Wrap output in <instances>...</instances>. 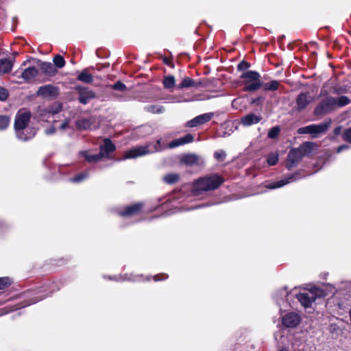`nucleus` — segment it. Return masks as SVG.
<instances>
[{"instance_id": "nucleus-1", "label": "nucleus", "mask_w": 351, "mask_h": 351, "mask_svg": "<svg viewBox=\"0 0 351 351\" xmlns=\"http://www.w3.org/2000/svg\"><path fill=\"white\" fill-rule=\"evenodd\" d=\"M194 136L191 134H187L184 136L173 140L169 144L162 142L158 139L155 144L149 143L143 146H137L127 151L125 154V159L136 158L155 152H161L165 149H173L178 146L183 145L193 142Z\"/></svg>"}, {"instance_id": "nucleus-2", "label": "nucleus", "mask_w": 351, "mask_h": 351, "mask_svg": "<svg viewBox=\"0 0 351 351\" xmlns=\"http://www.w3.org/2000/svg\"><path fill=\"white\" fill-rule=\"evenodd\" d=\"M319 95L324 98L318 102L314 109L313 114L317 117L328 114L351 103V100L347 96L335 97L330 95L327 86H322Z\"/></svg>"}, {"instance_id": "nucleus-3", "label": "nucleus", "mask_w": 351, "mask_h": 351, "mask_svg": "<svg viewBox=\"0 0 351 351\" xmlns=\"http://www.w3.org/2000/svg\"><path fill=\"white\" fill-rule=\"evenodd\" d=\"M223 182V179L218 174L203 176L194 180L191 193L194 197H202L206 193L218 189Z\"/></svg>"}, {"instance_id": "nucleus-4", "label": "nucleus", "mask_w": 351, "mask_h": 351, "mask_svg": "<svg viewBox=\"0 0 351 351\" xmlns=\"http://www.w3.org/2000/svg\"><path fill=\"white\" fill-rule=\"evenodd\" d=\"M55 287L54 284H50L49 285H46L43 287H40L36 290H34L33 291H29L25 293V295L27 298H28L27 300H25L23 304H19L15 306H13L12 307H10L9 309H7L8 307H6L5 308L1 309L2 311L1 315L6 314L10 311H14L17 309H20L21 308H24L25 306H27L29 305H31L32 304H35L37 302L42 300L45 297L49 295L51 293H52L55 289L53 288Z\"/></svg>"}, {"instance_id": "nucleus-5", "label": "nucleus", "mask_w": 351, "mask_h": 351, "mask_svg": "<svg viewBox=\"0 0 351 351\" xmlns=\"http://www.w3.org/2000/svg\"><path fill=\"white\" fill-rule=\"evenodd\" d=\"M313 147V143L305 142L298 148L291 149L287 156V168L289 170H291L293 167H296L304 156L311 154Z\"/></svg>"}, {"instance_id": "nucleus-6", "label": "nucleus", "mask_w": 351, "mask_h": 351, "mask_svg": "<svg viewBox=\"0 0 351 351\" xmlns=\"http://www.w3.org/2000/svg\"><path fill=\"white\" fill-rule=\"evenodd\" d=\"M240 78L243 80V90L252 92L258 90L262 87V82L261 80V75L255 71H248L243 72Z\"/></svg>"}, {"instance_id": "nucleus-7", "label": "nucleus", "mask_w": 351, "mask_h": 351, "mask_svg": "<svg viewBox=\"0 0 351 351\" xmlns=\"http://www.w3.org/2000/svg\"><path fill=\"white\" fill-rule=\"evenodd\" d=\"M322 291L318 288H313L307 291L300 293L296 295V298L304 308L311 306V304L315 302L316 299L321 297Z\"/></svg>"}, {"instance_id": "nucleus-8", "label": "nucleus", "mask_w": 351, "mask_h": 351, "mask_svg": "<svg viewBox=\"0 0 351 351\" xmlns=\"http://www.w3.org/2000/svg\"><path fill=\"white\" fill-rule=\"evenodd\" d=\"M31 117V113L29 111L19 112L15 117L14 120V130L16 135H19L22 137L21 129H25L29 128L27 126Z\"/></svg>"}, {"instance_id": "nucleus-9", "label": "nucleus", "mask_w": 351, "mask_h": 351, "mask_svg": "<svg viewBox=\"0 0 351 351\" xmlns=\"http://www.w3.org/2000/svg\"><path fill=\"white\" fill-rule=\"evenodd\" d=\"M38 73L35 66H29L26 69H19L14 72L13 75L23 82H29L34 79Z\"/></svg>"}, {"instance_id": "nucleus-10", "label": "nucleus", "mask_w": 351, "mask_h": 351, "mask_svg": "<svg viewBox=\"0 0 351 351\" xmlns=\"http://www.w3.org/2000/svg\"><path fill=\"white\" fill-rule=\"evenodd\" d=\"M180 162L189 167L202 166L204 164V160L196 154L190 153L183 155Z\"/></svg>"}, {"instance_id": "nucleus-11", "label": "nucleus", "mask_w": 351, "mask_h": 351, "mask_svg": "<svg viewBox=\"0 0 351 351\" xmlns=\"http://www.w3.org/2000/svg\"><path fill=\"white\" fill-rule=\"evenodd\" d=\"M75 90L79 94L78 100L82 104H86L90 100L96 97L95 93L87 87L77 86Z\"/></svg>"}, {"instance_id": "nucleus-12", "label": "nucleus", "mask_w": 351, "mask_h": 351, "mask_svg": "<svg viewBox=\"0 0 351 351\" xmlns=\"http://www.w3.org/2000/svg\"><path fill=\"white\" fill-rule=\"evenodd\" d=\"M299 173H295L288 176L285 177L283 179L272 182L265 183V187L269 189H275L280 188L286 184H288L292 182L296 181L299 179Z\"/></svg>"}, {"instance_id": "nucleus-13", "label": "nucleus", "mask_w": 351, "mask_h": 351, "mask_svg": "<svg viewBox=\"0 0 351 351\" xmlns=\"http://www.w3.org/2000/svg\"><path fill=\"white\" fill-rule=\"evenodd\" d=\"M300 322L301 317L297 313H288L282 317V325L286 328H295Z\"/></svg>"}, {"instance_id": "nucleus-14", "label": "nucleus", "mask_w": 351, "mask_h": 351, "mask_svg": "<svg viewBox=\"0 0 351 351\" xmlns=\"http://www.w3.org/2000/svg\"><path fill=\"white\" fill-rule=\"evenodd\" d=\"M59 89L58 87L51 85H45L39 87L36 94L38 96H41L44 98H55L58 96Z\"/></svg>"}, {"instance_id": "nucleus-15", "label": "nucleus", "mask_w": 351, "mask_h": 351, "mask_svg": "<svg viewBox=\"0 0 351 351\" xmlns=\"http://www.w3.org/2000/svg\"><path fill=\"white\" fill-rule=\"evenodd\" d=\"M324 86H328V92L330 93V95H334L338 97L344 96L343 95L348 93L350 90V87L344 84H338L330 86L326 84Z\"/></svg>"}, {"instance_id": "nucleus-16", "label": "nucleus", "mask_w": 351, "mask_h": 351, "mask_svg": "<svg viewBox=\"0 0 351 351\" xmlns=\"http://www.w3.org/2000/svg\"><path fill=\"white\" fill-rule=\"evenodd\" d=\"M75 125L79 130H95L97 128L93 118H82L75 122Z\"/></svg>"}, {"instance_id": "nucleus-17", "label": "nucleus", "mask_w": 351, "mask_h": 351, "mask_svg": "<svg viewBox=\"0 0 351 351\" xmlns=\"http://www.w3.org/2000/svg\"><path fill=\"white\" fill-rule=\"evenodd\" d=\"M143 204L141 203L134 204L125 207L123 210H120L118 213L123 217H128L138 214L142 209Z\"/></svg>"}, {"instance_id": "nucleus-18", "label": "nucleus", "mask_w": 351, "mask_h": 351, "mask_svg": "<svg viewBox=\"0 0 351 351\" xmlns=\"http://www.w3.org/2000/svg\"><path fill=\"white\" fill-rule=\"evenodd\" d=\"M312 97L308 93H301L296 99V108L301 111L306 108L307 106L312 101Z\"/></svg>"}, {"instance_id": "nucleus-19", "label": "nucleus", "mask_w": 351, "mask_h": 351, "mask_svg": "<svg viewBox=\"0 0 351 351\" xmlns=\"http://www.w3.org/2000/svg\"><path fill=\"white\" fill-rule=\"evenodd\" d=\"M262 119L261 115H256L254 113H250L241 119V123L245 127H248L259 123Z\"/></svg>"}, {"instance_id": "nucleus-20", "label": "nucleus", "mask_w": 351, "mask_h": 351, "mask_svg": "<svg viewBox=\"0 0 351 351\" xmlns=\"http://www.w3.org/2000/svg\"><path fill=\"white\" fill-rule=\"evenodd\" d=\"M115 150V145L109 138H105L104 143L100 145L99 154L102 158L108 157V154Z\"/></svg>"}, {"instance_id": "nucleus-21", "label": "nucleus", "mask_w": 351, "mask_h": 351, "mask_svg": "<svg viewBox=\"0 0 351 351\" xmlns=\"http://www.w3.org/2000/svg\"><path fill=\"white\" fill-rule=\"evenodd\" d=\"M40 69L45 75L51 77L55 75L58 72L54 65L51 62H42L40 64Z\"/></svg>"}, {"instance_id": "nucleus-22", "label": "nucleus", "mask_w": 351, "mask_h": 351, "mask_svg": "<svg viewBox=\"0 0 351 351\" xmlns=\"http://www.w3.org/2000/svg\"><path fill=\"white\" fill-rule=\"evenodd\" d=\"M201 82L194 81L193 79L186 77L183 79L182 82L178 86V89H182L184 88H191V87H199L202 86Z\"/></svg>"}, {"instance_id": "nucleus-23", "label": "nucleus", "mask_w": 351, "mask_h": 351, "mask_svg": "<svg viewBox=\"0 0 351 351\" xmlns=\"http://www.w3.org/2000/svg\"><path fill=\"white\" fill-rule=\"evenodd\" d=\"M57 112V110H53L51 108H39L38 110V117L41 121H47L49 118Z\"/></svg>"}, {"instance_id": "nucleus-24", "label": "nucleus", "mask_w": 351, "mask_h": 351, "mask_svg": "<svg viewBox=\"0 0 351 351\" xmlns=\"http://www.w3.org/2000/svg\"><path fill=\"white\" fill-rule=\"evenodd\" d=\"M22 130V137H20L19 135H16V138L20 141H27L32 139L36 133V130L34 128H26L25 129H21Z\"/></svg>"}, {"instance_id": "nucleus-25", "label": "nucleus", "mask_w": 351, "mask_h": 351, "mask_svg": "<svg viewBox=\"0 0 351 351\" xmlns=\"http://www.w3.org/2000/svg\"><path fill=\"white\" fill-rule=\"evenodd\" d=\"M298 134H310L313 135V138H315L317 136V135L319 134L315 124H311L305 127H302L298 129Z\"/></svg>"}, {"instance_id": "nucleus-26", "label": "nucleus", "mask_w": 351, "mask_h": 351, "mask_svg": "<svg viewBox=\"0 0 351 351\" xmlns=\"http://www.w3.org/2000/svg\"><path fill=\"white\" fill-rule=\"evenodd\" d=\"M143 276H133L132 274H124V275H117L113 277H109V279L114 280L116 281H124V280H130V281H140Z\"/></svg>"}, {"instance_id": "nucleus-27", "label": "nucleus", "mask_w": 351, "mask_h": 351, "mask_svg": "<svg viewBox=\"0 0 351 351\" xmlns=\"http://www.w3.org/2000/svg\"><path fill=\"white\" fill-rule=\"evenodd\" d=\"M13 66V60L10 58L0 59V73H7L10 72Z\"/></svg>"}, {"instance_id": "nucleus-28", "label": "nucleus", "mask_w": 351, "mask_h": 351, "mask_svg": "<svg viewBox=\"0 0 351 351\" xmlns=\"http://www.w3.org/2000/svg\"><path fill=\"white\" fill-rule=\"evenodd\" d=\"M80 154L90 163L97 162L102 158L99 153L97 154H91L87 151H82L80 152Z\"/></svg>"}, {"instance_id": "nucleus-29", "label": "nucleus", "mask_w": 351, "mask_h": 351, "mask_svg": "<svg viewBox=\"0 0 351 351\" xmlns=\"http://www.w3.org/2000/svg\"><path fill=\"white\" fill-rule=\"evenodd\" d=\"M144 110L152 114H162L165 111V107L159 104L147 105L144 107Z\"/></svg>"}, {"instance_id": "nucleus-30", "label": "nucleus", "mask_w": 351, "mask_h": 351, "mask_svg": "<svg viewBox=\"0 0 351 351\" xmlns=\"http://www.w3.org/2000/svg\"><path fill=\"white\" fill-rule=\"evenodd\" d=\"M77 79L86 84H90L93 82V76L86 69L82 70Z\"/></svg>"}, {"instance_id": "nucleus-31", "label": "nucleus", "mask_w": 351, "mask_h": 351, "mask_svg": "<svg viewBox=\"0 0 351 351\" xmlns=\"http://www.w3.org/2000/svg\"><path fill=\"white\" fill-rule=\"evenodd\" d=\"M288 295L289 293L286 287L278 290L275 295V299L278 305L280 306L281 302H284Z\"/></svg>"}, {"instance_id": "nucleus-32", "label": "nucleus", "mask_w": 351, "mask_h": 351, "mask_svg": "<svg viewBox=\"0 0 351 351\" xmlns=\"http://www.w3.org/2000/svg\"><path fill=\"white\" fill-rule=\"evenodd\" d=\"M279 82L277 80H272L269 82L263 84L262 83V87H263L264 90L268 91L271 90L274 91L276 90L279 87Z\"/></svg>"}, {"instance_id": "nucleus-33", "label": "nucleus", "mask_w": 351, "mask_h": 351, "mask_svg": "<svg viewBox=\"0 0 351 351\" xmlns=\"http://www.w3.org/2000/svg\"><path fill=\"white\" fill-rule=\"evenodd\" d=\"M331 123H332L331 119H328L326 121H325L324 122L320 123L319 124H315V126H316L319 133L322 134V133L326 132L328 130Z\"/></svg>"}, {"instance_id": "nucleus-34", "label": "nucleus", "mask_w": 351, "mask_h": 351, "mask_svg": "<svg viewBox=\"0 0 351 351\" xmlns=\"http://www.w3.org/2000/svg\"><path fill=\"white\" fill-rule=\"evenodd\" d=\"M213 117H214L213 112L204 113V114L197 116L196 121H197V123H199V125H202V124H204V123L209 121Z\"/></svg>"}, {"instance_id": "nucleus-35", "label": "nucleus", "mask_w": 351, "mask_h": 351, "mask_svg": "<svg viewBox=\"0 0 351 351\" xmlns=\"http://www.w3.org/2000/svg\"><path fill=\"white\" fill-rule=\"evenodd\" d=\"M163 86L165 88L169 89L174 87L176 84L175 77L172 75L165 76L162 81Z\"/></svg>"}, {"instance_id": "nucleus-36", "label": "nucleus", "mask_w": 351, "mask_h": 351, "mask_svg": "<svg viewBox=\"0 0 351 351\" xmlns=\"http://www.w3.org/2000/svg\"><path fill=\"white\" fill-rule=\"evenodd\" d=\"M178 179L179 175L177 173H169L162 178L163 181L169 184L176 183Z\"/></svg>"}, {"instance_id": "nucleus-37", "label": "nucleus", "mask_w": 351, "mask_h": 351, "mask_svg": "<svg viewBox=\"0 0 351 351\" xmlns=\"http://www.w3.org/2000/svg\"><path fill=\"white\" fill-rule=\"evenodd\" d=\"M89 176L88 172L84 171L82 173H79L78 175L75 176L73 178H70V181L71 182H81L88 178Z\"/></svg>"}, {"instance_id": "nucleus-38", "label": "nucleus", "mask_w": 351, "mask_h": 351, "mask_svg": "<svg viewBox=\"0 0 351 351\" xmlns=\"http://www.w3.org/2000/svg\"><path fill=\"white\" fill-rule=\"evenodd\" d=\"M243 103V100L242 97L234 99L232 101V107L236 110H242L244 108Z\"/></svg>"}, {"instance_id": "nucleus-39", "label": "nucleus", "mask_w": 351, "mask_h": 351, "mask_svg": "<svg viewBox=\"0 0 351 351\" xmlns=\"http://www.w3.org/2000/svg\"><path fill=\"white\" fill-rule=\"evenodd\" d=\"M10 123V118L6 115H0V130H5Z\"/></svg>"}, {"instance_id": "nucleus-40", "label": "nucleus", "mask_w": 351, "mask_h": 351, "mask_svg": "<svg viewBox=\"0 0 351 351\" xmlns=\"http://www.w3.org/2000/svg\"><path fill=\"white\" fill-rule=\"evenodd\" d=\"M53 63L56 66H57L59 69H61L65 65V60L62 56L56 55L53 58Z\"/></svg>"}, {"instance_id": "nucleus-41", "label": "nucleus", "mask_w": 351, "mask_h": 351, "mask_svg": "<svg viewBox=\"0 0 351 351\" xmlns=\"http://www.w3.org/2000/svg\"><path fill=\"white\" fill-rule=\"evenodd\" d=\"M12 281L8 277L0 278V290L4 289L12 284Z\"/></svg>"}, {"instance_id": "nucleus-42", "label": "nucleus", "mask_w": 351, "mask_h": 351, "mask_svg": "<svg viewBox=\"0 0 351 351\" xmlns=\"http://www.w3.org/2000/svg\"><path fill=\"white\" fill-rule=\"evenodd\" d=\"M280 132V128L278 126L273 127L268 132L267 136L269 138H275L279 135Z\"/></svg>"}, {"instance_id": "nucleus-43", "label": "nucleus", "mask_w": 351, "mask_h": 351, "mask_svg": "<svg viewBox=\"0 0 351 351\" xmlns=\"http://www.w3.org/2000/svg\"><path fill=\"white\" fill-rule=\"evenodd\" d=\"M111 88L119 91H125L127 90L126 86L121 81H118L110 86Z\"/></svg>"}, {"instance_id": "nucleus-44", "label": "nucleus", "mask_w": 351, "mask_h": 351, "mask_svg": "<svg viewBox=\"0 0 351 351\" xmlns=\"http://www.w3.org/2000/svg\"><path fill=\"white\" fill-rule=\"evenodd\" d=\"M278 155L275 154H269L267 159V164L270 166L275 165L278 162Z\"/></svg>"}, {"instance_id": "nucleus-45", "label": "nucleus", "mask_w": 351, "mask_h": 351, "mask_svg": "<svg viewBox=\"0 0 351 351\" xmlns=\"http://www.w3.org/2000/svg\"><path fill=\"white\" fill-rule=\"evenodd\" d=\"M226 154L225 151H223L222 149L216 151L214 153L215 158L219 161H223L226 158Z\"/></svg>"}, {"instance_id": "nucleus-46", "label": "nucleus", "mask_w": 351, "mask_h": 351, "mask_svg": "<svg viewBox=\"0 0 351 351\" xmlns=\"http://www.w3.org/2000/svg\"><path fill=\"white\" fill-rule=\"evenodd\" d=\"M250 67V64L246 61L243 60L237 65V70L239 71H245Z\"/></svg>"}, {"instance_id": "nucleus-47", "label": "nucleus", "mask_w": 351, "mask_h": 351, "mask_svg": "<svg viewBox=\"0 0 351 351\" xmlns=\"http://www.w3.org/2000/svg\"><path fill=\"white\" fill-rule=\"evenodd\" d=\"M8 95H9L8 90L6 88L0 86V100L1 101L6 100Z\"/></svg>"}, {"instance_id": "nucleus-48", "label": "nucleus", "mask_w": 351, "mask_h": 351, "mask_svg": "<svg viewBox=\"0 0 351 351\" xmlns=\"http://www.w3.org/2000/svg\"><path fill=\"white\" fill-rule=\"evenodd\" d=\"M343 137L346 142L351 144V127L345 130Z\"/></svg>"}, {"instance_id": "nucleus-49", "label": "nucleus", "mask_w": 351, "mask_h": 351, "mask_svg": "<svg viewBox=\"0 0 351 351\" xmlns=\"http://www.w3.org/2000/svg\"><path fill=\"white\" fill-rule=\"evenodd\" d=\"M196 120H197V118H196V117H195L194 119H191V120L189 121L186 123V125L187 127H189V128H193V127H196V126L199 125V123H197V121H196Z\"/></svg>"}, {"instance_id": "nucleus-50", "label": "nucleus", "mask_w": 351, "mask_h": 351, "mask_svg": "<svg viewBox=\"0 0 351 351\" xmlns=\"http://www.w3.org/2000/svg\"><path fill=\"white\" fill-rule=\"evenodd\" d=\"M168 278V276L165 274H162L160 275L158 274V275H155L153 278L155 281H160V280H165Z\"/></svg>"}, {"instance_id": "nucleus-51", "label": "nucleus", "mask_w": 351, "mask_h": 351, "mask_svg": "<svg viewBox=\"0 0 351 351\" xmlns=\"http://www.w3.org/2000/svg\"><path fill=\"white\" fill-rule=\"evenodd\" d=\"M55 132H56V128L53 126H51L45 130V134L47 135H51V134H54Z\"/></svg>"}, {"instance_id": "nucleus-52", "label": "nucleus", "mask_w": 351, "mask_h": 351, "mask_svg": "<svg viewBox=\"0 0 351 351\" xmlns=\"http://www.w3.org/2000/svg\"><path fill=\"white\" fill-rule=\"evenodd\" d=\"M348 148H349L348 145H342L339 146L337 148L336 152H337V153H340V152H341L343 150L348 149Z\"/></svg>"}, {"instance_id": "nucleus-53", "label": "nucleus", "mask_w": 351, "mask_h": 351, "mask_svg": "<svg viewBox=\"0 0 351 351\" xmlns=\"http://www.w3.org/2000/svg\"><path fill=\"white\" fill-rule=\"evenodd\" d=\"M341 130H342V127L341 126H337L335 128L334 130V134L335 135L337 136V135H339L340 133L341 132Z\"/></svg>"}, {"instance_id": "nucleus-54", "label": "nucleus", "mask_w": 351, "mask_h": 351, "mask_svg": "<svg viewBox=\"0 0 351 351\" xmlns=\"http://www.w3.org/2000/svg\"><path fill=\"white\" fill-rule=\"evenodd\" d=\"M68 125H69V121H64L60 125V129L61 130H65L66 128H68Z\"/></svg>"}, {"instance_id": "nucleus-55", "label": "nucleus", "mask_w": 351, "mask_h": 351, "mask_svg": "<svg viewBox=\"0 0 351 351\" xmlns=\"http://www.w3.org/2000/svg\"><path fill=\"white\" fill-rule=\"evenodd\" d=\"M261 99V98H260V97H258V98H256V99H253V100L251 101V104H255L258 103V101H259V99Z\"/></svg>"}, {"instance_id": "nucleus-56", "label": "nucleus", "mask_w": 351, "mask_h": 351, "mask_svg": "<svg viewBox=\"0 0 351 351\" xmlns=\"http://www.w3.org/2000/svg\"><path fill=\"white\" fill-rule=\"evenodd\" d=\"M207 206L208 205H206V204H199V205L195 206V208H193L192 209L199 208H202V207Z\"/></svg>"}, {"instance_id": "nucleus-57", "label": "nucleus", "mask_w": 351, "mask_h": 351, "mask_svg": "<svg viewBox=\"0 0 351 351\" xmlns=\"http://www.w3.org/2000/svg\"><path fill=\"white\" fill-rule=\"evenodd\" d=\"M147 280H150V278H149V277H147Z\"/></svg>"}]
</instances>
